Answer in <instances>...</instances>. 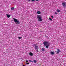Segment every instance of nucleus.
I'll return each instance as SVG.
<instances>
[{
    "label": "nucleus",
    "mask_w": 66,
    "mask_h": 66,
    "mask_svg": "<svg viewBox=\"0 0 66 66\" xmlns=\"http://www.w3.org/2000/svg\"><path fill=\"white\" fill-rule=\"evenodd\" d=\"M37 17L38 21H42V18L40 16V15H37Z\"/></svg>",
    "instance_id": "nucleus-1"
},
{
    "label": "nucleus",
    "mask_w": 66,
    "mask_h": 66,
    "mask_svg": "<svg viewBox=\"0 0 66 66\" xmlns=\"http://www.w3.org/2000/svg\"><path fill=\"white\" fill-rule=\"evenodd\" d=\"M14 21L16 23V24H20V22H19L18 21V20H17V19L14 18Z\"/></svg>",
    "instance_id": "nucleus-2"
},
{
    "label": "nucleus",
    "mask_w": 66,
    "mask_h": 66,
    "mask_svg": "<svg viewBox=\"0 0 66 66\" xmlns=\"http://www.w3.org/2000/svg\"><path fill=\"white\" fill-rule=\"evenodd\" d=\"M43 44L44 45V46H47V45H49V43H48V42H43Z\"/></svg>",
    "instance_id": "nucleus-3"
},
{
    "label": "nucleus",
    "mask_w": 66,
    "mask_h": 66,
    "mask_svg": "<svg viewBox=\"0 0 66 66\" xmlns=\"http://www.w3.org/2000/svg\"><path fill=\"white\" fill-rule=\"evenodd\" d=\"M38 47L37 46H35V48H36V51H37V52H38Z\"/></svg>",
    "instance_id": "nucleus-4"
},
{
    "label": "nucleus",
    "mask_w": 66,
    "mask_h": 66,
    "mask_svg": "<svg viewBox=\"0 0 66 66\" xmlns=\"http://www.w3.org/2000/svg\"><path fill=\"white\" fill-rule=\"evenodd\" d=\"M6 15L7 16V17L8 18H9L10 17V15L7 14H6Z\"/></svg>",
    "instance_id": "nucleus-5"
},
{
    "label": "nucleus",
    "mask_w": 66,
    "mask_h": 66,
    "mask_svg": "<svg viewBox=\"0 0 66 66\" xmlns=\"http://www.w3.org/2000/svg\"><path fill=\"white\" fill-rule=\"evenodd\" d=\"M62 5L63 6H66V4L65 3L63 2L62 3Z\"/></svg>",
    "instance_id": "nucleus-6"
},
{
    "label": "nucleus",
    "mask_w": 66,
    "mask_h": 66,
    "mask_svg": "<svg viewBox=\"0 0 66 66\" xmlns=\"http://www.w3.org/2000/svg\"><path fill=\"white\" fill-rule=\"evenodd\" d=\"M57 12H58V13H60V12H61V11L59 9H57L56 10Z\"/></svg>",
    "instance_id": "nucleus-7"
},
{
    "label": "nucleus",
    "mask_w": 66,
    "mask_h": 66,
    "mask_svg": "<svg viewBox=\"0 0 66 66\" xmlns=\"http://www.w3.org/2000/svg\"><path fill=\"white\" fill-rule=\"evenodd\" d=\"M51 54H52V55H53L54 54V52H51Z\"/></svg>",
    "instance_id": "nucleus-8"
},
{
    "label": "nucleus",
    "mask_w": 66,
    "mask_h": 66,
    "mask_svg": "<svg viewBox=\"0 0 66 66\" xmlns=\"http://www.w3.org/2000/svg\"><path fill=\"white\" fill-rule=\"evenodd\" d=\"M29 54L30 56H33V53L31 52Z\"/></svg>",
    "instance_id": "nucleus-9"
},
{
    "label": "nucleus",
    "mask_w": 66,
    "mask_h": 66,
    "mask_svg": "<svg viewBox=\"0 0 66 66\" xmlns=\"http://www.w3.org/2000/svg\"><path fill=\"white\" fill-rule=\"evenodd\" d=\"M37 13L38 14H40V12L39 11H38L37 12Z\"/></svg>",
    "instance_id": "nucleus-10"
},
{
    "label": "nucleus",
    "mask_w": 66,
    "mask_h": 66,
    "mask_svg": "<svg viewBox=\"0 0 66 66\" xmlns=\"http://www.w3.org/2000/svg\"><path fill=\"white\" fill-rule=\"evenodd\" d=\"M46 46L45 47V48H48V46H49V44H48V45H46Z\"/></svg>",
    "instance_id": "nucleus-11"
},
{
    "label": "nucleus",
    "mask_w": 66,
    "mask_h": 66,
    "mask_svg": "<svg viewBox=\"0 0 66 66\" xmlns=\"http://www.w3.org/2000/svg\"><path fill=\"white\" fill-rule=\"evenodd\" d=\"M11 9L12 10H14V7H11Z\"/></svg>",
    "instance_id": "nucleus-12"
},
{
    "label": "nucleus",
    "mask_w": 66,
    "mask_h": 66,
    "mask_svg": "<svg viewBox=\"0 0 66 66\" xmlns=\"http://www.w3.org/2000/svg\"><path fill=\"white\" fill-rule=\"evenodd\" d=\"M55 15H57L58 14L56 12H55Z\"/></svg>",
    "instance_id": "nucleus-13"
},
{
    "label": "nucleus",
    "mask_w": 66,
    "mask_h": 66,
    "mask_svg": "<svg viewBox=\"0 0 66 66\" xmlns=\"http://www.w3.org/2000/svg\"><path fill=\"white\" fill-rule=\"evenodd\" d=\"M49 19L50 20H51V21H52V19H51V18H49Z\"/></svg>",
    "instance_id": "nucleus-14"
},
{
    "label": "nucleus",
    "mask_w": 66,
    "mask_h": 66,
    "mask_svg": "<svg viewBox=\"0 0 66 66\" xmlns=\"http://www.w3.org/2000/svg\"><path fill=\"white\" fill-rule=\"evenodd\" d=\"M36 45H37L36 44H34L33 45L34 47V46H35V47H36Z\"/></svg>",
    "instance_id": "nucleus-15"
},
{
    "label": "nucleus",
    "mask_w": 66,
    "mask_h": 66,
    "mask_svg": "<svg viewBox=\"0 0 66 66\" xmlns=\"http://www.w3.org/2000/svg\"><path fill=\"white\" fill-rule=\"evenodd\" d=\"M42 51H45V49L43 48H42Z\"/></svg>",
    "instance_id": "nucleus-16"
},
{
    "label": "nucleus",
    "mask_w": 66,
    "mask_h": 66,
    "mask_svg": "<svg viewBox=\"0 0 66 66\" xmlns=\"http://www.w3.org/2000/svg\"><path fill=\"white\" fill-rule=\"evenodd\" d=\"M51 17H52V19H53V18H54V17H53V15H52L51 16Z\"/></svg>",
    "instance_id": "nucleus-17"
},
{
    "label": "nucleus",
    "mask_w": 66,
    "mask_h": 66,
    "mask_svg": "<svg viewBox=\"0 0 66 66\" xmlns=\"http://www.w3.org/2000/svg\"><path fill=\"white\" fill-rule=\"evenodd\" d=\"M18 38H19V39H21L22 38V37H18Z\"/></svg>",
    "instance_id": "nucleus-18"
},
{
    "label": "nucleus",
    "mask_w": 66,
    "mask_h": 66,
    "mask_svg": "<svg viewBox=\"0 0 66 66\" xmlns=\"http://www.w3.org/2000/svg\"><path fill=\"white\" fill-rule=\"evenodd\" d=\"M34 63H36V60H35L34 61Z\"/></svg>",
    "instance_id": "nucleus-19"
},
{
    "label": "nucleus",
    "mask_w": 66,
    "mask_h": 66,
    "mask_svg": "<svg viewBox=\"0 0 66 66\" xmlns=\"http://www.w3.org/2000/svg\"><path fill=\"white\" fill-rule=\"evenodd\" d=\"M57 50L58 51H59V52H60V50L59 49H57Z\"/></svg>",
    "instance_id": "nucleus-20"
},
{
    "label": "nucleus",
    "mask_w": 66,
    "mask_h": 66,
    "mask_svg": "<svg viewBox=\"0 0 66 66\" xmlns=\"http://www.w3.org/2000/svg\"><path fill=\"white\" fill-rule=\"evenodd\" d=\"M56 52L57 53H59L60 52H59V51H57V52Z\"/></svg>",
    "instance_id": "nucleus-21"
},
{
    "label": "nucleus",
    "mask_w": 66,
    "mask_h": 66,
    "mask_svg": "<svg viewBox=\"0 0 66 66\" xmlns=\"http://www.w3.org/2000/svg\"><path fill=\"white\" fill-rule=\"evenodd\" d=\"M29 61H30V62H33L32 61H31V60H29Z\"/></svg>",
    "instance_id": "nucleus-22"
},
{
    "label": "nucleus",
    "mask_w": 66,
    "mask_h": 66,
    "mask_svg": "<svg viewBox=\"0 0 66 66\" xmlns=\"http://www.w3.org/2000/svg\"><path fill=\"white\" fill-rule=\"evenodd\" d=\"M29 63H26L27 65H28L29 64Z\"/></svg>",
    "instance_id": "nucleus-23"
},
{
    "label": "nucleus",
    "mask_w": 66,
    "mask_h": 66,
    "mask_svg": "<svg viewBox=\"0 0 66 66\" xmlns=\"http://www.w3.org/2000/svg\"><path fill=\"white\" fill-rule=\"evenodd\" d=\"M32 1H35V0H31Z\"/></svg>",
    "instance_id": "nucleus-24"
},
{
    "label": "nucleus",
    "mask_w": 66,
    "mask_h": 66,
    "mask_svg": "<svg viewBox=\"0 0 66 66\" xmlns=\"http://www.w3.org/2000/svg\"><path fill=\"white\" fill-rule=\"evenodd\" d=\"M27 62H28V60H26V63H27Z\"/></svg>",
    "instance_id": "nucleus-25"
},
{
    "label": "nucleus",
    "mask_w": 66,
    "mask_h": 66,
    "mask_svg": "<svg viewBox=\"0 0 66 66\" xmlns=\"http://www.w3.org/2000/svg\"><path fill=\"white\" fill-rule=\"evenodd\" d=\"M28 1L29 2H30V1H31V0H28Z\"/></svg>",
    "instance_id": "nucleus-26"
},
{
    "label": "nucleus",
    "mask_w": 66,
    "mask_h": 66,
    "mask_svg": "<svg viewBox=\"0 0 66 66\" xmlns=\"http://www.w3.org/2000/svg\"><path fill=\"white\" fill-rule=\"evenodd\" d=\"M36 1H38L39 0H36Z\"/></svg>",
    "instance_id": "nucleus-27"
}]
</instances>
